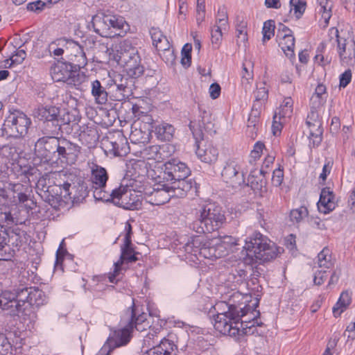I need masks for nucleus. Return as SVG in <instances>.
<instances>
[{
  "mask_svg": "<svg viewBox=\"0 0 355 355\" xmlns=\"http://www.w3.org/2000/svg\"><path fill=\"white\" fill-rule=\"evenodd\" d=\"M54 44L58 46L67 45V49L71 47L75 53L70 55L68 61L58 60L54 67L51 69V78L54 82H63L69 86H73L76 89H80V84L87 81L86 75L80 71L87 63V58L81 46L72 40L60 38L56 42H52L49 49H51ZM62 60H64L62 58Z\"/></svg>",
  "mask_w": 355,
  "mask_h": 355,
  "instance_id": "1",
  "label": "nucleus"
},
{
  "mask_svg": "<svg viewBox=\"0 0 355 355\" xmlns=\"http://www.w3.org/2000/svg\"><path fill=\"white\" fill-rule=\"evenodd\" d=\"M225 220L220 206L208 203L200 207L196 212V219L189 223V227L198 234L211 233L220 228Z\"/></svg>",
  "mask_w": 355,
  "mask_h": 355,
  "instance_id": "2",
  "label": "nucleus"
},
{
  "mask_svg": "<svg viewBox=\"0 0 355 355\" xmlns=\"http://www.w3.org/2000/svg\"><path fill=\"white\" fill-rule=\"evenodd\" d=\"M246 252L244 261L247 264H262L275 259L283 251L274 243H268L260 233L256 234L254 239L245 242L243 247Z\"/></svg>",
  "mask_w": 355,
  "mask_h": 355,
  "instance_id": "3",
  "label": "nucleus"
},
{
  "mask_svg": "<svg viewBox=\"0 0 355 355\" xmlns=\"http://www.w3.org/2000/svg\"><path fill=\"white\" fill-rule=\"evenodd\" d=\"M220 304L223 305V303ZM224 305L227 307V311L214 315V328L224 335L236 336L240 331L239 324H240L242 327L241 318L245 315L250 307L246 306L244 308H241L235 304L228 303H225Z\"/></svg>",
  "mask_w": 355,
  "mask_h": 355,
  "instance_id": "4",
  "label": "nucleus"
},
{
  "mask_svg": "<svg viewBox=\"0 0 355 355\" xmlns=\"http://www.w3.org/2000/svg\"><path fill=\"white\" fill-rule=\"evenodd\" d=\"M121 58V67L126 72L127 78L125 83L118 85L117 89H137L144 80V67L141 64V58L138 51L135 48L126 50Z\"/></svg>",
  "mask_w": 355,
  "mask_h": 355,
  "instance_id": "5",
  "label": "nucleus"
},
{
  "mask_svg": "<svg viewBox=\"0 0 355 355\" xmlns=\"http://www.w3.org/2000/svg\"><path fill=\"white\" fill-rule=\"evenodd\" d=\"M31 120L19 110L10 111L0 129V137L6 139H19L28 133Z\"/></svg>",
  "mask_w": 355,
  "mask_h": 355,
  "instance_id": "6",
  "label": "nucleus"
},
{
  "mask_svg": "<svg viewBox=\"0 0 355 355\" xmlns=\"http://www.w3.org/2000/svg\"><path fill=\"white\" fill-rule=\"evenodd\" d=\"M109 173L107 169L97 164H92L89 181L92 184L93 196L96 200L108 202L110 198L111 190H107V182Z\"/></svg>",
  "mask_w": 355,
  "mask_h": 355,
  "instance_id": "7",
  "label": "nucleus"
},
{
  "mask_svg": "<svg viewBox=\"0 0 355 355\" xmlns=\"http://www.w3.org/2000/svg\"><path fill=\"white\" fill-rule=\"evenodd\" d=\"M110 198L107 202H112L114 205L124 209L136 210L141 207V201L135 191L132 192L127 187L120 185L118 188L111 190Z\"/></svg>",
  "mask_w": 355,
  "mask_h": 355,
  "instance_id": "8",
  "label": "nucleus"
},
{
  "mask_svg": "<svg viewBox=\"0 0 355 355\" xmlns=\"http://www.w3.org/2000/svg\"><path fill=\"white\" fill-rule=\"evenodd\" d=\"M162 172L157 178L161 182H171L175 180L189 178L191 169L184 163L178 159H171L164 164L162 167Z\"/></svg>",
  "mask_w": 355,
  "mask_h": 355,
  "instance_id": "9",
  "label": "nucleus"
},
{
  "mask_svg": "<svg viewBox=\"0 0 355 355\" xmlns=\"http://www.w3.org/2000/svg\"><path fill=\"white\" fill-rule=\"evenodd\" d=\"M191 122L189 128L193 133L196 140V153L200 160L205 163H213L217 160L218 150L216 148L210 144H207L203 141V134L201 130H194Z\"/></svg>",
  "mask_w": 355,
  "mask_h": 355,
  "instance_id": "10",
  "label": "nucleus"
},
{
  "mask_svg": "<svg viewBox=\"0 0 355 355\" xmlns=\"http://www.w3.org/2000/svg\"><path fill=\"white\" fill-rule=\"evenodd\" d=\"M105 153L114 157H122L129 152L127 138L121 133L117 132L107 137L103 140Z\"/></svg>",
  "mask_w": 355,
  "mask_h": 355,
  "instance_id": "11",
  "label": "nucleus"
},
{
  "mask_svg": "<svg viewBox=\"0 0 355 355\" xmlns=\"http://www.w3.org/2000/svg\"><path fill=\"white\" fill-rule=\"evenodd\" d=\"M62 137L46 136L37 139L35 145V150L47 162H56V156Z\"/></svg>",
  "mask_w": 355,
  "mask_h": 355,
  "instance_id": "12",
  "label": "nucleus"
},
{
  "mask_svg": "<svg viewBox=\"0 0 355 355\" xmlns=\"http://www.w3.org/2000/svg\"><path fill=\"white\" fill-rule=\"evenodd\" d=\"M306 124L310 129L309 136V146L313 148L318 147L322 140L323 128L322 121L320 117L318 110L310 108Z\"/></svg>",
  "mask_w": 355,
  "mask_h": 355,
  "instance_id": "13",
  "label": "nucleus"
},
{
  "mask_svg": "<svg viewBox=\"0 0 355 355\" xmlns=\"http://www.w3.org/2000/svg\"><path fill=\"white\" fill-rule=\"evenodd\" d=\"M14 206L8 211H0V222L7 225L25 223L28 211L33 207L27 204Z\"/></svg>",
  "mask_w": 355,
  "mask_h": 355,
  "instance_id": "14",
  "label": "nucleus"
},
{
  "mask_svg": "<svg viewBox=\"0 0 355 355\" xmlns=\"http://www.w3.org/2000/svg\"><path fill=\"white\" fill-rule=\"evenodd\" d=\"M221 175L224 182L234 189L245 184L244 173L241 166L234 161L227 163Z\"/></svg>",
  "mask_w": 355,
  "mask_h": 355,
  "instance_id": "15",
  "label": "nucleus"
},
{
  "mask_svg": "<svg viewBox=\"0 0 355 355\" xmlns=\"http://www.w3.org/2000/svg\"><path fill=\"white\" fill-rule=\"evenodd\" d=\"M62 189L65 191L64 197L67 195L73 199L74 203L82 202L88 196L89 189L87 183L81 178H76L72 183L68 181L62 184Z\"/></svg>",
  "mask_w": 355,
  "mask_h": 355,
  "instance_id": "16",
  "label": "nucleus"
},
{
  "mask_svg": "<svg viewBox=\"0 0 355 355\" xmlns=\"http://www.w3.org/2000/svg\"><path fill=\"white\" fill-rule=\"evenodd\" d=\"M80 152V147L69 140L61 138L56 156V162L59 160L68 164H74Z\"/></svg>",
  "mask_w": 355,
  "mask_h": 355,
  "instance_id": "17",
  "label": "nucleus"
},
{
  "mask_svg": "<svg viewBox=\"0 0 355 355\" xmlns=\"http://www.w3.org/2000/svg\"><path fill=\"white\" fill-rule=\"evenodd\" d=\"M329 35L331 38H333V36L336 37L338 53L341 60L346 58L347 54L348 57L351 56V50L349 47L347 48V46L353 48L355 43L353 40L351 39L349 33L343 31V30L339 31L336 27H332L329 30Z\"/></svg>",
  "mask_w": 355,
  "mask_h": 355,
  "instance_id": "18",
  "label": "nucleus"
},
{
  "mask_svg": "<svg viewBox=\"0 0 355 355\" xmlns=\"http://www.w3.org/2000/svg\"><path fill=\"white\" fill-rule=\"evenodd\" d=\"M132 331L131 324H126L122 329L114 330L107 340L110 349L106 355H110L114 348L127 345L132 338Z\"/></svg>",
  "mask_w": 355,
  "mask_h": 355,
  "instance_id": "19",
  "label": "nucleus"
},
{
  "mask_svg": "<svg viewBox=\"0 0 355 355\" xmlns=\"http://www.w3.org/2000/svg\"><path fill=\"white\" fill-rule=\"evenodd\" d=\"M141 123L139 129H135L131 132V137L136 139L135 141L144 143L148 139V134L154 131L156 122L153 120L151 115L147 113L142 115L139 120Z\"/></svg>",
  "mask_w": 355,
  "mask_h": 355,
  "instance_id": "20",
  "label": "nucleus"
},
{
  "mask_svg": "<svg viewBox=\"0 0 355 355\" xmlns=\"http://www.w3.org/2000/svg\"><path fill=\"white\" fill-rule=\"evenodd\" d=\"M8 203L13 205L28 200V187L21 183H8Z\"/></svg>",
  "mask_w": 355,
  "mask_h": 355,
  "instance_id": "21",
  "label": "nucleus"
},
{
  "mask_svg": "<svg viewBox=\"0 0 355 355\" xmlns=\"http://www.w3.org/2000/svg\"><path fill=\"white\" fill-rule=\"evenodd\" d=\"M78 131L79 140L88 148L94 146L98 141L96 127L92 123L80 125Z\"/></svg>",
  "mask_w": 355,
  "mask_h": 355,
  "instance_id": "22",
  "label": "nucleus"
},
{
  "mask_svg": "<svg viewBox=\"0 0 355 355\" xmlns=\"http://www.w3.org/2000/svg\"><path fill=\"white\" fill-rule=\"evenodd\" d=\"M169 338H162L158 345L147 350L144 355H177L178 347Z\"/></svg>",
  "mask_w": 355,
  "mask_h": 355,
  "instance_id": "23",
  "label": "nucleus"
},
{
  "mask_svg": "<svg viewBox=\"0 0 355 355\" xmlns=\"http://www.w3.org/2000/svg\"><path fill=\"white\" fill-rule=\"evenodd\" d=\"M91 25L94 31L103 37H113V34L110 31L107 15L105 12L98 13L92 17Z\"/></svg>",
  "mask_w": 355,
  "mask_h": 355,
  "instance_id": "24",
  "label": "nucleus"
},
{
  "mask_svg": "<svg viewBox=\"0 0 355 355\" xmlns=\"http://www.w3.org/2000/svg\"><path fill=\"white\" fill-rule=\"evenodd\" d=\"M61 109L55 105H40L35 108L33 115L40 121L59 120Z\"/></svg>",
  "mask_w": 355,
  "mask_h": 355,
  "instance_id": "25",
  "label": "nucleus"
},
{
  "mask_svg": "<svg viewBox=\"0 0 355 355\" xmlns=\"http://www.w3.org/2000/svg\"><path fill=\"white\" fill-rule=\"evenodd\" d=\"M171 185L168 186L171 192L173 193L172 196L178 198L184 197L187 193L192 189L196 182L191 178H182L169 182Z\"/></svg>",
  "mask_w": 355,
  "mask_h": 355,
  "instance_id": "26",
  "label": "nucleus"
},
{
  "mask_svg": "<svg viewBox=\"0 0 355 355\" xmlns=\"http://www.w3.org/2000/svg\"><path fill=\"white\" fill-rule=\"evenodd\" d=\"M335 195L329 187L322 189L318 202V210L321 213L328 214L336 208Z\"/></svg>",
  "mask_w": 355,
  "mask_h": 355,
  "instance_id": "27",
  "label": "nucleus"
},
{
  "mask_svg": "<svg viewBox=\"0 0 355 355\" xmlns=\"http://www.w3.org/2000/svg\"><path fill=\"white\" fill-rule=\"evenodd\" d=\"M62 185L49 186L42 196L54 209H58L62 201Z\"/></svg>",
  "mask_w": 355,
  "mask_h": 355,
  "instance_id": "28",
  "label": "nucleus"
},
{
  "mask_svg": "<svg viewBox=\"0 0 355 355\" xmlns=\"http://www.w3.org/2000/svg\"><path fill=\"white\" fill-rule=\"evenodd\" d=\"M130 313V320L128 324H131L132 329L135 328L137 331H142L146 329V327L148 326V322L144 324L147 320V315L145 313L138 314L137 308L136 307L134 302L128 310Z\"/></svg>",
  "mask_w": 355,
  "mask_h": 355,
  "instance_id": "29",
  "label": "nucleus"
},
{
  "mask_svg": "<svg viewBox=\"0 0 355 355\" xmlns=\"http://www.w3.org/2000/svg\"><path fill=\"white\" fill-rule=\"evenodd\" d=\"M13 170L17 173L18 176L24 177L22 180H26L29 182H36L41 175V172L35 166L17 164L14 166Z\"/></svg>",
  "mask_w": 355,
  "mask_h": 355,
  "instance_id": "30",
  "label": "nucleus"
},
{
  "mask_svg": "<svg viewBox=\"0 0 355 355\" xmlns=\"http://www.w3.org/2000/svg\"><path fill=\"white\" fill-rule=\"evenodd\" d=\"M110 31L112 32L113 37L122 36L125 33V26H128L125 18L119 15L107 14Z\"/></svg>",
  "mask_w": 355,
  "mask_h": 355,
  "instance_id": "31",
  "label": "nucleus"
},
{
  "mask_svg": "<svg viewBox=\"0 0 355 355\" xmlns=\"http://www.w3.org/2000/svg\"><path fill=\"white\" fill-rule=\"evenodd\" d=\"M163 188L154 189L153 191L150 195L149 202L153 205H162L168 202L172 195L169 193L171 192L168 186L165 184L162 185Z\"/></svg>",
  "mask_w": 355,
  "mask_h": 355,
  "instance_id": "32",
  "label": "nucleus"
},
{
  "mask_svg": "<svg viewBox=\"0 0 355 355\" xmlns=\"http://www.w3.org/2000/svg\"><path fill=\"white\" fill-rule=\"evenodd\" d=\"M277 38H279V46L288 58H295V37L291 33L279 34L277 33Z\"/></svg>",
  "mask_w": 355,
  "mask_h": 355,
  "instance_id": "33",
  "label": "nucleus"
},
{
  "mask_svg": "<svg viewBox=\"0 0 355 355\" xmlns=\"http://www.w3.org/2000/svg\"><path fill=\"white\" fill-rule=\"evenodd\" d=\"M3 297L7 300L6 302L2 303L1 309L8 312L10 315H17L23 311L21 304L15 299L11 293H4Z\"/></svg>",
  "mask_w": 355,
  "mask_h": 355,
  "instance_id": "34",
  "label": "nucleus"
},
{
  "mask_svg": "<svg viewBox=\"0 0 355 355\" xmlns=\"http://www.w3.org/2000/svg\"><path fill=\"white\" fill-rule=\"evenodd\" d=\"M59 119L62 126L64 125H71L73 128L75 125H78V123L80 121L81 116L78 110L76 109H72L71 110L63 109L61 110Z\"/></svg>",
  "mask_w": 355,
  "mask_h": 355,
  "instance_id": "35",
  "label": "nucleus"
},
{
  "mask_svg": "<svg viewBox=\"0 0 355 355\" xmlns=\"http://www.w3.org/2000/svg\"><path fill=\"white\" fill-rule=\"evenodd\" d=\"M157 137L162 141H171L174 135V127L166 123H162L155 126L154 131Z\"/></svg>",
  "mask_w": 355,
  "mask_h": 355,
  "instance_id": "36",
  "label": "nucleus"
},
{
  "mask_svg": "<svg viewBox=\"0 0 355 355\" xmlns=\"http://www.w3.org/2000/svg\"><path fill=\"white\" fill-rule=\"evenodd\" d=\"M243 186H250L255 193L266 192V180L261 176L250 173L248 178V183Z\"/></svg>",
  "mask_w": 355,
  "mask_h": 355,
  "instance_id": "37",
  "label": "nucleus"
},
{
  "mask_svg": "<svg viewBox=\"0 0 355 355\" xmlns=\"http://www.w3.org/2000/svg\"><path fill=\"white\" fill-rule=\"evenodd\" d=\"M8 237L6 238V243L12 247L19 248L23 242V237H24L26 232L19 227L14 229H7Z\"/></svg>",
  "mask_w": 355,
  "mask_h": 355,
  "instance_id": "38",
  "label": "nucleus"
},
{
  "mask_svg": "<svg viewBox=\"0 0 355 355\" xmlns=\"http://www.w3.org/2000/svg\"><path fill=\"white\" fill-rule=\"evenodd\" d=\"M45 302L46 295L42 290L35 286L29 287V305L39 307Z\"/></svg>",
  "mask_w": 355,
  "mask_h": 355,
  "instance_id": "39",
  "label": "nucleus"
},
{
  "mask_svg": "<svg viewBox=\"0 0 355 355\" xmlns=\"http://www.w3.org/2000/svg\"><path fill=\"white\" fill-rule=\"evenodd\" d=\"M352 301L351 295L348 291H343L333 307V313L335 317L340 316L345 309L350 304Z\"/></svg>",
  "mask_w": 355,
  "mask_h": 355,
  "instance_id": "40",
  "label": "nucleus"
},
{
  "mask_svg": "<svg viewBox=\"0 0 355 355\" xmlns=\"http://www.w3.org/2000/svg\"><path fill=\"white\" fill-rule=\"evenodd\" d=\"M327 90H315L310 98V108L318 110L327 101Z\"/></svg>",
  "mask_w": 355,
  "mask_h": 355,
  "instance_id": "41",
  "label": "nucleus"
},
{
  "mask_svg": "<svg viewBox=\"0 0 355 355\" xmlns=\"http://www.w3.org/2000/svg\"><path fill=\"white\" fill-rule=\"evenodd\" d=\"M49 121H43L44 126H43V132L44 134L48 135L49 136H56L58 137L62 131V125L59 120Z\"/></svg>",
  "mask_w": 355,
  "mask_h": 355,
  "instance_id": "42",
  "label": "nucleus"
},
{
  "mask_svg": "<svg viewBox=\"0 0 355 355\" xmlns=\"http://www.w3.org/2000/svg\"><path fill=\"white\" fill-rule=\"evenodd\" d=\"M293 101L291 97H286L281 104L279 111L276 112L279 116V119L289 118L293 113Z\"/></svg>",
  "mask_w": 355,
  "mask_h": 355,
  "instance_id": "43",
  "label": "nucleus"
},
{
  "mask_svg": "<svg viewBox=\"0 0 355 355\" xmlns=\"http://www.w3.org/2000/svg\"><path fill=\"white\" fill-rule=\"evenodd\" d=\"M253 64L250 61H246L243 63V69L241 72V83L244 88L250 85V81L253 79Z\"/></svg>",
  "mask_w": 355,
  "mask_h": 355,
  "instance_id": "44",
  "label": "nucleus"
},
{
  "mask_svg": "<svg viewBox=\"0 0 355 355\" xmlns=\"http://www.w3.org/2000/svg\"><path fill=\"white\" fill-rule=\"evenodd\" d=\"M290 10L289 15L294 11V15L295 16L296 19H300L302 15L304 14L306 7V3L302 0H290Z\"/></svg>",
  "mask_w": 355,
  "mask_h": 355,
  "instance_id": "45",
  "label": "nucleus"
},
{
  "mask_svg": "<svg viewBox=\"0 0 355 355\" xmlns=\"http://www.w3.org/2000/svg\"><path fill=\"white\" fill-rule=\"evenodd\" d=\"M0 155L8 161H15L19 157L17 148L9 144L0 147Z\"/></svg>",
  "mask_w": 355,
  "mask_h": 355,
  "instance_id": "46",
  "label": "nucleus"
},
{
  "mask_svg": "<svg viewBox=\"0 0 355 355\" xmlns=\"http://www.w3.org/2000/svg\"><path fill=\"white\" fill-rule=\"evenodd\" d=\"M15 297V299L17 300L19 304H21L22 306L26 303L29 304V287L22 286L19 287L15 290V293H11Z\"/></svg>",
  "mask_w": 355,
  "mask_h": 355,
  "instance_id": "47",
  "label": "nucleus"
},
{
  "mask_svg": "<svg viewBox=\"0 0 355 355\" xmlns=\"http://www.w3.org/2000/svg\"><path fill=\"white\" fill-rule=\"evenodd\" d=\"M259 122V118L255 116L249 115L247 123L246 134L248 136L252 139H254L257 137V132L258 130V124Z\"/></svg>",
  "mask_w": 355,
  "mask_h": 355,
  "instance_id": "48",
  "label": "nucleus"
},
{
  "mask_svg": "<svg viewBox=\"0 0 355 355\" xmlns=\"http://www.w3.org/2000/svg\"><path fill=\"white\" fill-rule=\"evenodd\" d=\"M308 214L307 208L302 206L298 209L291 210L289 216L293 223H299L308 216Z\"/></svg>",
  "mask_w": 355,
  "mask_h": 355,
  "instance_id": "49",
  "label": "nucleus"
},
{
  "mask_svg": "<svg viewBox=\"0 0 355 355\" xmlns=\"http://www.w3.org/2000/svg\"><path fill=\"white\" fill-rule=\"evenodd\" d=\"M132 245H126V243L121 246V255L122 258L126 259L127 263H132L137 261V254L132 247Z\"/></svg>",
  "mask_w": 355,
  "mask_h": 355,
  "instance_id": "50",
  "label": "nucleus"
},
{
  "mask_svg": "<svg viewBox=\"0 0 355 355\" xmlns=\"http://www.w3.org/2000/svg\"><path fill=\"white\" fill-rule=\"evenodd\" d=\"M191 51H192V45L191 44L187 43L182 47L181 55V64L185 68H188L190 67L191 64Z\"/></svg>",
  "mask_w": 355,
  "mask_h": 355,
  "instance_id": "51",
  "label": "nucleus"
},
{
  "mask_svg": "<svg viewBox=\"0 0 355 355\" xmlns=\"http://www.w3.org/2000/svg\"><path fill=\"white\" fill-rule=\"evenodd\" d=\"M275 21L269 19L263 23L262 33H263V42H265L267 40L271 39L275 34Z\"/></svg>",
  "mask_w": 355,
  "mask_h": 355,
  "instance_id": "52",
  "label": "nucleus"
},
{
  "mask_svg": "<svg viewBox=\"0 0 355 355\" xmlns=\"http://www.w3.org/2000/svg\"><path fill=\"white\" fill-rule=\"evenodd\" d=\"M329 250L327 248H324L318 255V265L320 268H330L333 266V262L329 259L327 260V257L329 256Z\"/></svg>",
  "mask_w": 355,
  "mask_h": 355,
  "instance_id": "53",
  "label": "nucleus"
},
{
  "mask_svg": "<svg viewBox=\"0 0 355 355\" xmlns=\"http://www.w3.org/2000/svg\"><path fill=\"white\" fill-rule=\"evenodd\" d=\"M15 254V250L8 243L0 246V260L10 261Z\"/></svg>",
  "mask_w": 355,
  "mask_h": 355,
  "instance_id": "54",
  "label": "nucleus"
},
{
  "mask_svg": "<svg viewBox=\"0 0 355 355\" xmlns=\"http://www.w3.org/2000/svg\"><path fill=\"white\" fill-rule=\"evenodd\" d=\"M247 22L244 20L243 17L238 16L236 17V28L238 32L237 37L239 38L242 35V40L243 42L248 40L247 37Z\"/></svg>",
  "mask_w": 355,
  "mask_h": 355,
  "instance_id": "55",
  "label": "nucleus"
},
{
  "mask_svg": "<svg viewBox=\"0 0 355 355\" xmlns=\"http://www.w3.org/2000/svg\"><path fill=\"white\" fill-rule=\"evenodd\" d=\"M0 355H14L12 347L4 334H0Z\"/></svg>",
  "mask_w": 355,
  "mask_h": 355,
  "instance_id": "56",
  "label": "nucleus"
},
{
  "mask_svg": "<svg viewBox=\"0 0 355 355\" xmlns=\"http://www.w3.org/2000/svg\"><path fill=\"white\" fill-rule=\"evenodd\" d=\"M110 60L116 62L117 65L122 66L123 62H121L122 56L126 52V50H114V49H107Z\"/></svg>",
  "mask_w": 355,
  "mask_h": 355,
  "instance_id": "57",
  "label": "nucleus"
},
{
  "mask_svg": "<svg viewBox=\"0 0 355 355\" xmlns=\"http://www.w3.org/2000/svg\"><path fill=\"white\" fill-rule=\"evenodd\" d=\"M223 26L215 25L211 32V40L212 44L218 45L222 40L223 33L222 27Z\"/></svg>",
  "mask_w": 355,
  "mask_h": 355,
  "instance_id": "58",
  "label": "nucleus"
},
{
  "mask_svg": "<svg viewBox=\"0 0 355 355\" xmlns=\"http://www.w3.org/2000/svg\"><path fill=\"white\" fill-rule=\"evenodd\" d=\"M153 44L158 47V44L161 43L163 40L167 41L166 37L164 36L162 31L158 28H152L150 31Z\"/></svg>",
  "mask_w": 355,
  "mask_h": 355,
  "instance_id": "59",
  "label": "nucleus"
},
{
  "mask_svg": "<svg viewBox=\"0 0 355 355\" xmlns=\"http://www.w3.org/2000/svg\"><path fill=\"white\" fill-rule=\"evenodd\" d=\"M92 93L97 103L101 105L106 103L108 97L106 90H92Z\"/></svg>",
  "mask_w": 355,
  "mask_h": 355,
  "instance_id": "60",
  "label": "nucleus"
},
{
  "mask_svg": "<svg viewBox=\"0 0 355 355\" xmlns=\"http://www.w3.org/2000/svg\"><path fill=\"white\" fill-rule=\"evenodd\" d=\"M46 3L41 0H37L36 1L28 3L26 5V9L29 11L35 12H42Z\"/></svg>",
  "mask_w": 355,
  "mask_h": 355,
  "instance_id": "61",
  "label": "nucleus"
},
{
  "mask_svg": "<svg viewBox=\"0 0 355 355\" xmlns=\"http://www.w3.org/2000/svg\"><path fill=\"white\" fill-rule=\"evenodd\" d=\"M26 57V53L24 49H18L15 54L12 55V56L10 58L11 60V64H10V67L12 64H21L23 62V61L25 60Z\"/></svg>",
  "mask_w": 355,
  "mask_h": 355,
  "instance_id": "62",
  "label": "nucleus"
},
{
  "mask_svg": "<svg viewBox=\"0 0 355 355\" xmlns=\"http://www.w3.org/2000/svg\"><path fill=\"white\" fill-rule=\"evenodd\" d=\"M218 18L216 19V23L220 26H226L228 22V16L226 8L224 6L218 8Z\"/></svg>",
  "mask_w": 355,
  "mask_h": 355,
  "instance_id": "63",
  "label": "nucleus"
},
{
  "mask_svg": "<svg viewBox=\"0 0 355 355\" xmlns=\"http://www.w3.org/2000/svg\"><path fill=\"white\" fill-rule=\"evenodd\" d=\"M327 271L326 270H319L315 272L313 282L315 285L320 286L324 283L327 278Z\"/></svg>",
  "mask_w": 355,
  "mask_h": 355,
  "instance_id": "64",
  "label": "nucleus"
}]
</instances>
